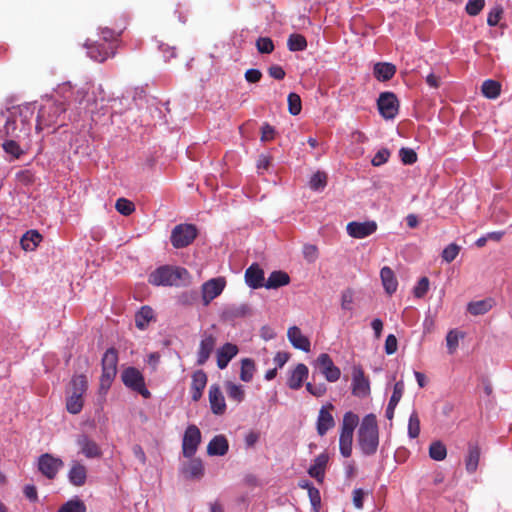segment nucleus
<instances>
[{
    "label": "nucleus",
    "mask_w": 512,
    "mask_h": 512,
    "mask_svg": "<svg viewBox=\"0 0 512 512\" xmlns=\"http://www.w3.org/2000/svg\"><path fill=\"white\" fill-rule=\"evenodd\" d=\"M290 283L289 275L281 270L273 271L266 282L264 283V287L267 289H277L282 286H286Z\"/></svg>",
    "instance_id": "31"
},
{
    "label": "nucleus",
    "mask_w": 512,
    "mask_h": 512,
    "mask_svg": "<svg viewBox=\"0 0 512 512\" xmlns=\"http://www.w3.org/2000/svg\"><path fill=\"white\" fill-rule=\"evenodd\" d=\"M485 0H468L465 11L470 16H477L484 8Z\"/></svg>",
    "instance_id": "55"
},
{
    "label": "nucleus",
    "mask_w": 512,
    "mask_h": 512,
    "mask_svg": "<svg viewBox=\"0 0 512 512\" xmlns=\"http://www.w3.org/2000/svg\"><path fill=\"white\" fill-rule=\"evenodd\" d=\"M309 370L305 364L299 363L291 372L287 380L290 389L298 390L302 387L304 380L308 377Z\"/></svg>",
    "instance_id": "25"
},
{
    "label": "nucleus",
    "mask_w": 512,
    "mask_h": 512,
    "mask_svg": "<svg viewBox=\"0 0 512 512\" xmlns=\"http://www.w3.org/2000/svg\"><path fill=\"white\" fill-rule=\"evenodd\" d=\"M390 157V151L386 148L380 149L373 157L371 163L373 166L378 167L385 164Z\"/></svg>",
    "instance_id": "61"
},
{
    "label": "nucleus",
    "mask_w": 512,
    "mask_h": 512,
    "mask_svg": "<svg viewBox=\"0 0 512 512\" xmlns=\"http://www.w3.org/2000/svg\"><path fill=\"white\" fill-rule=\"evenodd\" d=\"M2 147L6 153L11 154L16 159L23 154V150L14 139L5 141Z\"/></svg>",
    "instance_id": "54"
},
{
    "label": "nucleus",
    "mask_w": 512,
    "mask_h": 512,
    "mask_svg": "<svg viewBox=\"0 0 512 512\" xmlns=\"http://www.w3.org/2000/svg\"><path fill=\"white\" fill-rule=\"evenodd\" d=\"M309 185L310 188L315 191L323 189L327 185L326 173L320 171L314 173L309 181Z\"/></svg>",
    "instance_id": "50"
},
{
    "label": "nucleus",
    "mask_w": 512,
    "mask_h": 512,
    "mask_svg": "<svg viewBox=\"0 0 512 512\" xmlns=\"http://www.w3.org/2000/svg\"><path fill=\"white\" fill-rule=\"evenodd\" d=\"M308 496H309L311 505L314 508V512H318V509H319L320 504H321V496H320L319 490L316 487H314V486L313 487H309Z\"/></svg>",
    "instance_id": "63"
},
{
    "label": "nucleus",
    "mask_w": 512,
    "mask_h": 512,
    "mask_svg": "<svg viewBox=\"0 0 512 512\" xmlns=\"http://www.w3.org/2000/svg\"><path fill=\"white\" fill-rule=\"evenodd\" d=\"M5 135L11 138H20L23 134L20 133V127L18 125V119L16 114H13L12 118H8L4 125Z\"/></svg>",
    "instance_id": "42"
},
{
    "label": "nucleus",
    "mask_w": 512,
    "mask_h": 512,
    "mask_svg": "<svg viewBox=\"0 0 512 512\" xmlns=\"http://www.w3.org/2000/svg\"><path fill=\"white\" fill-rule=\"evenodd\" d=\"M207 384V375L203 370H197L192 374L191 382V398L193 401H198L202 397L203 390Z\"/></svg>",
    "instance_id": "24"
},
{
    "label": "nucleus",
    "mask_w": 512,
    "mask_h": 512,
    "mask_svg": "<svg viewBox=\"0 0 512 512\" xmlns=\"http://www.w3.org/2000/svg\"><path fill=\"white\" fill-rule=\"evenodd\" d=\"M329 457L326 453L318 455L313 465L310 466L308 474L315 478L318 482H322L325 476V469L328 463Z\"/></svg>",
    "instance_id": "27"
},
{
    "label": "nucleus",
    "mask_w": 512,
    "mask_h": 512,
    "mask_svg": "<svg viewBox=\"0 0 512 512\" xmlns=\"http://www.w3.org/2000/svg\"><path fill=\"white\" fill-rule=\"evenodd\" d=\"M122 34V31H115L108 27H104L100 29V39L101 41L107 43V44H114L118 46V41L120 39V36Z\"/></svg>",
    "instance_id": "44"
},
{
    "label": "nucleus",
    "mask_w": 512,
    "mask_h": 512,
    "mask_svg": "<svg viewBox=\"0 0 512 512\" xmlns=\"http://www.w3.org/2000/svg\"><path fill=\"white\" fill-rule=\"evenodd\" d=\"M33 117V112L29 108L20 109L16 118L18 119V125L20 127V133L23 136H28L31 130L30 120Z\"/></svg>",
    "instance_id": "36"
},
{
    "label": "nucleus",
    "mask_w": 512,
    "mask_h": 512,
    "mask_svg": "<svg viewBox=\"0 0 512 512\" xmlns=\"http://www.w3.org/2000/svg\"><path fill=\"white\" fill-rule=\"evenodd\" d=\"M380 277L387 294L392 295L394 292H396L398 281L390 267H383L380 271Z\"/></svg>",
    "instance_id": "32"
},
{
    "label": "nucleus",
    "mask_w": 512,
    "mask_h": 512,
    "mask_svg": "<svg viewBox=\"0 0 512 512\" xmlns=\"http://www.w3.org/2000/svg\"><path fill=\"white\" fill-rule=\"evenodd\" d=\"M76 443L80 448V452L86 458H100L102 456L101 447L88 435L81 434L77 437Z\"/></svg>",
    "instance_id": "19"
},
{
    "label": "nucleus",
    "mask_w": 512,
    "mask_h": 512,
    "mask_svg": "<svg viewBox=\"0 0 512 512\" xmlns=\"http://www.w3.org/2000/svg\"><path fill=\"white\" fill-rule=\"evenodd\" d=\"M200 442L201 432L199 428L194 424L189 425L184 432L182 440V453L184 457H193L198 449Z\"/></svg>",
    "instance_id": "11"
},
{
    "label": "nucleus",
    "mask_w": 512,
    "mask_h": 512,
    "mask_svg": "<svg viewBox=\"0 0 512 512\" xmlns=\"http://www.w3.org/2000/svg\"><path fill=\"white\" fill-rule=\"evenodd\" d=\"M203 472V464L199 459L192 460L186 469V473L192 478H200Z\"/></svg>",
    "instance_id": "53"
},
{
    "label": "nucleus",
    "mask_w": 512,
    "mask_h": 512,
    "mask_svg": "<svg viewBox=\"0 0 512 512\" xmlns=\"http://www.w3.org/2000/svg\"><path fill=\"white\" fill-rule=\"evenodd\" d=\"M373 73L377 80L389 81L396 73V66L388 62H379L374 65Z\"/></svg>",
    "instance_id": "29"
},
{
    "label": "nucleus",
    "mask_w": 512,
    "mask_h": 512,
    "mask_svg": "<svg viewBox=\"0 0 512 512\" xmlns=\"http://www.w3.org/2000/svg\"><path fill=\"white\" fill-rule=\"evenodd\" d=\"M225 390L229 399L237 403L242 402L245 398V390L242 385L227 381L225 383Z\"/></svg>",
    "instance_id": "37"
},
{
    "label": "nucleus",
    "mask_w": 512,
    "mask_h": 512,
    "mask_svg": "<svg viewBox=\"0 0 512 512\" xmlns=\"http://www.w3.org/2000/svg\"><path fill=\"white\" fill-rule=\"evenodd\" d=\"M288 110L290 114L292 115H298L301 112L302 105H301V98L296 93H290L288 95Z\"/></svg>",
    "instance_id": "51"
},
{
    "label": "nucleus",
    "mask_w": 512,
    "mask_h": 512,
    "mask_svg": "<svg viewBox=\"0 0 512 512\" xmlns=\"http://www.w3.org/2000/svg\"><path fill=\"white\" fill-rule=\"evenodd\" d=\"M357 440L362 453L374 455L379 446V429L374 414H367L361 421L357 432Z\"/></svg>",
    "instance_id": "1"
},
{
    "label": "nucleus",
    "mask_w": 512,
    "mask_h": 512,
    "mask_svg": "<svg viewBox=\"0 0 512 512\" xmlns=\"http://www.w3.org/2000/svg\"><path fill=\"white\" fill-rule=\"evenodd\" d=\"M460 249V246L455 243L449 244L442 251V259L447 263H451L458 256Z\"/></svg>",
    "instance_id": "52"
},
{
    "label": "nucleus",
    "mask_w": 512,
    "mask_h": 512,
    "mask_svg": "<svg viewBox=\"0 0 512 512\" xmlns=\"http://www.w3.org/2000/svg\"><path fill=\"white\" fill-rule=\"evenodd\" d=\"M256 371L255 362L251 358L241 360L240 379L243 382H250Z\"/></svg>",
    "instance_id": "38"
},
{
    "label": "nucleus",
    "mask_w": 512,
    "mask_h": 512,
    "mask_svg": "<svg viewBox=\"0 0 512 512\" xmlns=\"http://www.w3.org/2000/svg\"><path fill=\"white\" fill-rule=\"evenodd\" d=\"M480 460V447L477 443H469L468 455L465 459L466 470L469 473H474L479 464Z\"/></svg>",
    "instance_id": "33"
},
{
    "label": "nucleus",
    "mask_w": 512,
    "mask_h": 512,
    "mask_svg": "<svg viewBox=\"0 0 512 512\" xmlns=\"http://www.w3.org/2000/svg\"><path fill=\"white\" fill-rule=\"evenodd\" d=\"M399 156L401 161L406 165H412L417 161V153L411 148H401Z\"/></svg>",
    "instance_id": "56"
},
{
    "label": "nucleus",
    "mask_w": 512,
    "mask_h": 512,
    "mask_svg": "<svg viewBox=\"0 0 512 512\" xmlns=\"http://www.w3.org/2000/svg\"><path fill=\"white\" fill-rule=\"evenodd\" d=\"M238 352L239 349L237 345L233 343H225L221 346L216 353L218 368L221 370L225 369Z\"/></svg>",
    "instance_id": "22"
},
{
    "label": "nucleus",
    "mask_w": 512,
    "mask_h": 512,
    "mask_svg": "<svg viewBox=\"0 0 512 512\" xmlns=\"http://www.w3.org/2000/svg\"><path fill=\"white\" fill-rule=\"evenodd\" d=\"M118 353L115 348L106 350L102 357V372L117 374Z\"/></svg>",
    "instance_id": "30"
},
{
    "label": "nucleus",
    "mask_w": 512,
    "mask_h": 512,
    "mask_svg": "<svg viewBox=\"0 0 512 512\" xmlns=\"http://www.w3.org/2000/svg\"><path fill=\"white\" fill-rule=\"evenodd\" d=\"M429 456L435 461H442L447 456L446 446L441 441H434L429 446Z\"/></svg>",
    "instance_id": "41"
},
{
    "label": "nucleus",
    "mask_w": 512,
    "mask_h": 512,
    "mask_svg": "<svg viewBox=\"0 0 512 512\" xmlns=\"http://www.w3.org/2000/svg\"><path fill=\"white\" fill-rule=\"evenodd\" d=\"M276 136V130L269 123H263L261 126V137L260 140L262 142L272 141Z\"/></svg>",
    "instance_id": "59"
},
{
    "label": "nucleus",
    "mask_w": 512,
    "mask_h": 512,
    "mask_svg": "<svg viewBox=\"0 0 512 512\" xmlns=\"http://www.w3.org/2000/svg\"><path fill=\"white\" fill-rule=\"evenodd\" d=\"M218 340V330L215 325L204 330L200 335V342L197 351V364L204 365L210 358Z\"/></svg>",
    "instance_id": "7"
},
{
    "label": "nucleus",
    "mask_w": 512,
    "mask_h": 512,
    "mask_svg": "<svg viewBox=\"0 0 512 512\" xmlns=\"http://www.w3.org/2000/svg\"><path fill=\"white\" fill-rule=\"evenodd\" d=\"M41 240L42 236L38 231L29 230L21 238V246L26 251H32L37 247Z\"/></svg>",
    "instance_id": "35"
},
{
    "label": "nucleus",
    "mask_w": 512,
    "mask_h": 512,
    "mask_svg": "<svg viewBox=\"0 0 512 512\" xmlns=\"http://www.w3.org/2000/svg\"><path fill=\"white\" fill-rule=\"evenodd\" d=\"M379 113L385 119H393L398 114L399 101L392 92H383L377 100Z\"/></svg>",
    "instance_id": "12"
},
{
    "label": "nucleus",
    "mask_w": 512,
    "mask_h": 512,
    "mask_svg": "<svg viewBox=\"0 0 512 512\" xmlns=\"http://www.w3.org/2000/svg\"><path fill=\"white\" fill-rule=\"evenodd\" d=\"M88 389L85 375H73L66 390V409L70 414H79L84 406V395Z\"/></svg>",
    "instance_id": "3"
},
{
    "label": "nucleus",
    "mask_w": 512,
    "mask_h": 512,
    "mask_svg": "<svg viewBox=\"0 0 512 512\" xmlns=\"http://www.w3.org/2000/svg\"><path fill=\"white\" fill-rule=\"evenodd\" d=\"M316 362L320 372L324 375L327 381L335 382L340 378V369L334 365L331 357L327 353L320 354Z\"/></svg>",
    "instance_id": "18"
},
{
    "label": "nucleus",
    "mask_w": 512,
    "mask_h": 512,
    "mask_svg": "<svg viewBox=\"0 0 512 512\" xmlns=\"http://www.w3.org/2000/svg\"><path fill=\"white\" fill-rule=\"evenodd\" d=\"M429 289V279L427 277H422L417 285L414 287V296L416 298H423Z\"/></svg>",
    "instance_id": "58"
},
{
    "label": "nucleus",
    "mask_w": 512,
    "mask_h": 512,
    "mask_svg": "<svg viewBox=\"0 0 512 512\" xmlns=\"http://www.w3.org/2000/svg\"><path fill=\"white\" fill-rule=\"evenodd\" d=\"M256 48L261 54H270L274 51L275 46L270 37H259L256 40Z\"/></svg>",
    "instance_id": "49"
},
{
    "label": "nucleus",
    "mask_w": 512,
    "mask_h": 512,
    "mask_svg": "<svg viewBox=\"0 0 512 512\" xmlns=\"http://www.w3.org/2000/svg\"><path fill=\"white\" fill-rule=\"evenodd\" d=\"M420 434V420L417 412L413 411L409 417L408 422V435L410 438L415 439Z\"/></svg>",
    "instance_id": "47"
},
{
    "label": "nucleus",
    "mask_w": 512,
    "mask_h": 512,
    "mask_svg": "<svg viewBox=\"0 0 512 512\" xmlns=\"http://www.w3.org/2000/svg\"><path fill=\"white\" fill-rule=\"evenodd\" d=\"M89 89L90 87L86 85L74 92L71 83L65 82L58 85L57 93L64 98L68 106L74 103L80 112H92V107L96 105V99L94 93H90Z\"/></svg>",
    "instance_id": "2"
},
{
    "label": "nucleus",
    "mask_w": 512,
    "mask_h": 512,
    "mask_svg": "<svg viewBox=\"0 0 512 512\" xmlns=\"http://www.w3.org/2000/svg\"><path fill=\"white\" fill-rule=\"evenodd\" d=\"M503 13V6L501 4L496 3L488 13L487 24L491 27L498 25L503 16Z\"/></svg>",
    "instance_id": "45"
},
{
    "label": "nucleus",
    "mask_w": 512,
    "mask_h": 512,
    "mask_svg": "<svg viewBox=\"0 0 512 512\" xmlns=\"http://www.w3.org/2000/svg\"><path fill=\"white\" fill-rule=\"evenodd\" d=\"M229 449L228 440L224 435L214 436L207 446V453L210 456H224Z\"/></svg>",
    "instance_id": "26"
},
{
    "label": "nucleus",
    "mask_w": 512,
    "mask_h": 512,
    "mask_svg": "<svg viewBox=\"0 0 512 512\" xmlns=\"http://www.w3.org/2000/svg\"><path fill=\"white\" fill-rule=\"evenodd\" d=\"M334 409L335 407L332 403H327L320 408L316 423V430L319 436H324L335 426V420L332 415Z\"/></svg>",
    "instance_id": "16"
},
{
    "label": "nucleus",
    "mask_w": 512,
    "mask_h": 512,
    "mask_svg": "<svg viewBox=\"0 0 512 512\" xmlns=\"http://www.w3.org/2000/svg\"><path fill=\"white\" fill-rule=\"evenodd\" d=\"M87 49V55L94 61L104 62L108 58L115 56L117 52V45L107 44L101 40H97L93 43H85Z\"/></svg>",
    "instance_id": "10"
},
{
    "label": "nucleus",
    "mask_w": 512,
    "mask_h": 512,
    "mask_svg": "<svg viewBox=\"0 0 512 512\" xmlns=\"http://www.w3.org/2000/svg\"><path fill=\"white\" fill-rule=\"evenodd\" d=\"M304 258L309 262H314L318 257V249L315 245L307 244L303 247Z\"/></svg>",
    "instance_id": "64"
},
{
    "label": "nucleus",
    "mask_w": 512,
    "mask_h": 512,
    "mask_svg": "<svg viewBox=\"0 0 512 512\" xmlns=\"http://www.w3.org/2000/svg\"><path fill=\"white\" fill-rule=\"evenodd\" d=\"M63 465L60 458L49 453L42 454L38 459V469L48 479H54Z\"/></svg>",
    "instance_id": "15"
},
{
    "label": "nucleus",
    "mask_w": 512,
    "mask_h": 512,
    "mask_svg": "<svg viewBox=\"0 0 512 512\" xmlns=\"http://www.w3.org/2000/svg\"><path fill=\"white\" fill-rule=\"evenodd\" d=\"M226 281L223 277L212 278L201 286L202 301L205 306L217 298L224 290Z\"/></svg>",
    "instance_id": "14"
},
{
    "label": "nucleus",
    "mask_w": 512,
    "mask_h": 512,
    "mask_svg": "<svg viewBox=\"0 0 512 512\" xmlns=\"http://www.w3.org/2000/svg\"><path fill=\"white\" fill-rule=\"evenodd\" d=\"M491 303L488 300H480L475 302H470L468 304L467 310L472 315H483L487 313L491 309Z\"/></svg>",
    "instance_id": "43"
},
{
    "label": "nucleus",
    "mask_w": 512,
    "mask_h": 512,
    "mask_svg": "<svg viewBox=\"0 0 512 512\" xmlns=\"http://www.w3.org/2000/svg\"><path fill=\"white\" fill-rule=\"evenodd\" d=\"M354 301V291L351 288L345 289L341 294V308L343 310H352Z\"/></svg>",
    "instance_id": "57"
},
{
    "label": "nucleus",
    "mask_w": 512,
    "mask_h": 512,
    "mask_svg": "<svg viewBox=\"0 0 512 512\" xmlns=\"http://www.w3.org/2000/svg\"><path fill=\"white\" fill-rule=\"evenodd\" d=\"M287 337L294 348L304 352L310 351V340L302 334L299 327H290L287 331Z\"/></svg>",
    "instance_id": "23"
},
{
    "label": "nucleus",
    "mask_w": 512,
    "mask_h": 512,
    "mask_svg": "<svg viewBox=\"0 0 512 512\" xmlns=\"http://www.w3.org/2000/svg\"><path fill=\"white\" fill-rule=\"evenodd\" d=\"M189 279V272L182 267L164 265L149 275V283L155 286H179Z\"/></svg>",
    "instance_id": "4"
},
{
    "label": "nucleus",
    "mask_w": 512,
    "mask_h": 512,
    "mask_svg": "<svg viewBox=\"0 0 512 512\" xmlns=\"http://www.w3.org/2000/svg\"><path fill=\"white\" fill-rule=\"evenodd\" d=\"M58 512H86V506L83 501L76 499L63 504Z\"/></svg>",
    "instance_id": "48"
},
{
    "label": "nucleus",
    "mask_w": 512,
    "mask_h": 512,
    "mask_svg": "<svg viewBox=\"0 0 512 512\" xmlns=\"http://www.w3.org/2000/svg\"><path fill=\"white\" fill-rule=\"evenodd\" d=\"M115 209L118 213L129 216L135 211V205L132 201L126 198H119L116 201Z\"/></svg>",
    "instance_id": "46"
},
{
    "label": "nucleus",
    "mask_w": 512,
    "mask_h": 512,
    "mask_svg": "<svg viewBox=\"0 0 512 512\" xmlns=\"http://www.w3.org/2000/svg\"><path fill=\"white\" fill-rule=\"evenodd\" d=\"M68 478L74 486H83L87 479V469L85 465L74 461L69 470Z\"/></svg>",
    "instance_id": "28"
},
{
    "label": "nucleus",
    "mask_w": 512,
    "mask_h": 512,
    "mask_svg": "<svg viewBox=\"0 0 512 512\" xmlns=\"http://www.w3.org/2000/svg\"><path fill=\"white\" fill-rule=\"evenodd\" d=\"M403 392H404V383L402 381L396 382L394 385L393 393L390 397L389 403L398 405L399 401L402 398Z\"/></svg>",
    "instance_id": "62"
},
{
    "label": "nucleus",
    "mask_w": 512,
    "mask_h": 512,
    "mask_svg": "<svg viewBox=\"0 0 512 512\" xmlns=\"http://www.w3.org/2000/svg\"><path fill=\"white\" fill-rule=\"evenodd\" d=\"M67 107L66 101L46 100L39 109L36 128L42 130L44 127L58 124L59 118Z\"/></svg>",
    "instance_id": "5"
},
{
    "label": "nucleus",
    "mask_w": 512,
    "mask_h": 512,
    "mask_svg": "<svg viewBox=\"0 0 512 512\" xmlns=\"http://www.w3.org/2000/svg\"><path fill=\"white\" fill-rule=\"evenodd\" d=\"M154 320V311L149 306H143L135 315V325L143 330Z\"/></svg>",
    "instance_id": "34"
},
{
    "label": "nucleus",
    "mask_w": 512,
    "mask_h": 512,
    "mask_svg": "<svg viewBox=\"0 0 512 512\" xmlns=\"http://www.w3.org/2000/svg\"><path fill=\"white\" fill-rule=\"evenodd\" d=\"M121 378L126 387L139 393L145 399H149L151 397L150 391L146 388L144 376L137 368H126L122 372Z\"/></svg>",
    "instance_id": "9"
},
{
    "label": "nucleus",
    "mask_w": 512,
    "mask_h": 512,
    "mask_svg": "<svg viewBox=\"0 0 512 512\" xmlns=\"http://www.w3.org/2000/svg\"><path fill=\"white\" fill-rule=\"evenodd\" d=\"M352 394L358 398L370 395V381L361 366H354L352 370Z\"/></svg>",
    "instance_id": "13"
},
{
    "label": "nucleus",
    "mask_w": 512,
    "mask_h": 512,
    "mask_svg": "<svg viewBox=\"0 0 512 512\" xmlns=\"http://www.w3.org/2000/svg\"><path fill=\"white\" fill-rule=\"evenodd\" d=\"M245 281L252 289L264 287L266 281L263 269L257 263H253L245 271Z\"/></svg>",
    "instance_id": "21"
},
{
    "label": "nucleus",
    "mask_w": 512,
    "mask_h": 512,
    "mask_svg": "<svg viewBox=\"0 0 512 512\" xmlns=\"http://www.w3.org/2000/svg\"><path fill=\"white\" fill-rule=\"evenodd\" d=\"M358 423L359 417L357 414L351 411L344 414L339 436V450L345 458L352 454L353 435Z\"/></svg>",
    "instance_id": "6"
},
{
    "label": "nucleus",
    "mask_w": 512,
    "mask_h": 512,
    "mask_svg": "<svg viewBox=\"0 0 512 512\" xmlns=\"http://www.w3.org/2000/svg\"><path fill=\"white\" fill-rule=\"evenodd\" d=\"M116 375L102 372L100 377L99 392L106 394Z\"/></svg>",
    "instance_id": "60"
},
{
    "label": "nucleus",
    "mask_w": 512,
    "mask_h": 512,
    "mask_svg": "<svg viewBox=\"0 0 512 512\" xmlns=\"http://www.w3.org/2000/svg\"><path fill=\"white\" fill-rule=\"evenodd\" d=\"M481 91L485 97L495 99L500 95L501 85L495 80L488 79L483 82Z\"/></svg>",
    "instance_id": "40"
},
{
    "label": "nucleus",
    "mask_w": 512,
    "mask_h": 512,
    "mask_svg": "<svg viewBox=\"0 0 512 512\" xmlns=\"http://www.w3.org/2000/svg\"><path fill=\"white\" fill-rule=\"evenodd\" d=\"M197 235L198 230L195 225L179 224L172 229L170 241L174 248L180 249L189 246Z\"/></svg>",
    "instance_id": "8"
},
{
    "label": "nucleus",
    "mask_w": 512,
    "mask_h": 512,
    "mask_svg": "<svg viewBox=\"0 0 512 512\" xmlns=\"http://www.w3.org/2000/svg\"><path fill=\"white\" fill-rule=\"evenodd\" d=\"M377 227L378 226L375 221H352L347 224L346 230L350 237L356 239H363L375 233Z\"/></svg>",
    "instance_id": "17"
},
{
    "label": "nucleus",
    "mask_w": 512,
    "mask_h": 512,
    "mask_svg": "<svg viewBox=\"0 0 512 512\" xmlns=\"http://www.w3.org/2000/svg\"><path fill=\"white\" fill-rule=\"evenodd\" d=\"M287 47L292 52L304 51L307 48V40L302 34L293 33L287 39Z\"/></svg>",
    "instance_id": "39"
},
{
    "label": "nucleus",
    "mask_w": 512,
    "mask_h": 512,
    "mask_svg": "<svg viewBox=\"0 0 512 512\" xmlns=\"http://www.w3.org/2000/svg\"><path fill=\"white\" fill-rule=\"evenodd\" d=\"M208 396L212 413L223 415L226 411V402L220 387L218 385H211Z\"/></svg>",
    "instance_id": "20"
}]
</instances>
